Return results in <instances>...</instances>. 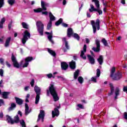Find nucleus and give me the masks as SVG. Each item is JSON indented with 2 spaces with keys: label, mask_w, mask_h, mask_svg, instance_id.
<instances>
[{
  "label": "nucleus",
  "mask_w": 127,
  "mask_h": 127,
  "mask_svg": "<svg viewBox=\"0 0 127 127\" xmlns=\"http://www.w3.org/2000/svg\"><path fill=\"white\" fill-rule=\"evenodd\" d=\"M50 94L53 96V98L55 102H57V101L59 100L58 94H57V92H56V90L55 89V87H54V85H53V84H51L49 87V90H47V96H49Z\"/></svg>",
  "instance_id": "f257e3e1"
},
{
  "label": "nucleus",
  "mask_w": 127,
  "mask_h": 127,
  "mask_svg": "<svg viewBox=\"0 0 127 127\" xmlns=\"http://www.w3.org/2000/svg\"><path fill=\"white\" fill-rule=\"evenodd\" d=\"M116 72V67L113 66L110 70V77L113 80H120L122 78L123 75L122 73L118 72L115 73Z\"/></svg>",
  "instance_id": "f03ea898"
},
{
  "label": "nucleus",
  "mask_w": 127,
  "mask_h": 127,
  "mask_svg": "<svg viewBox=\"0 0 127 127\" xmlns=\"http://www.w3.org/2000/svg\"><path fill=\"white\" fill-rule=\"evenodd\" d=\"M95 5L97 7L96 9L94 6V5L90 4V8L89 9V12H93V11H97L99 13V14H102L103 13V11L100 9V4L99 2V0H96L95 2Z\"/></svg>",
  "instance_id": "7ed1b4c3"
},
{
  "label": "nucleus",
  "mask_w": 127,
  "mask_h": 127,
  "mask_svg": "<svg viewBox=\"0 0 127 127\" xmlns=\"http://www.w3.org/2000/svg\"><path fill=\"white\" fill-rule=\"evenodd\" d=\"M41 4L42 8L34 9V11L35 12H37V13L41 12L42 10H44V11H46V10H47V8L46 7H48V6H49V3L44 1H41Z\"/></svg>",
  "instance_id": "20e7f679"
},
{
  "label": "nucleus",
  "mask_w": 127,
  "mask_h": 127,
  "mask_svg": "<svg viewBox=\"0 0 127 127\" xmlns=\"http://www.w3.org/2000/svg\"><path fill=\"white\" fill-rule=\"evenodd\" d=\"M34 90L36 94L35 103L36 105H37L39 103L40 95L41 94V89H40V87L36 85L34 87Z\"/></svg>",
  "instance_id": "39448f33"
},
{
  "label": "nucleus",
  "mask_w": 127,
  "mask_h": 127,
  "mask_svg": "<svg viewBox=\"0 0 127 127\" xmlns=\"http://www.w3.org/2000/svg\"><path fill=\"white\" fill-rule=\"evenodd\" d=\"M91 23L92 25L93 33H96L97 31V30H100V20L97 19L95 22V21L92 20L91 21Z\"/></svg>",
  "instance_id": "423d86ee"
},
{
  "label": "nucleus",
  "mask_w": 127,
  "mask_h": 127,
  "mask_svg": "<svg viewBox=\"0 0 127 127\" xmlns=\"http://www.w3.org/2000/svg\"><path fill=\"white\" fill-rule=\"evenodd\" d=\"M36 26L39 33L40 35H43V30L44 29V24L41 21L36 22Z\"/></svg>",
  "instance_id": "0eeeda50"
},
{
  "label": "nucleus",
  "mask_w": 127,
  "mask_h": 127,
  "mask_svg": "<svg viewBox=\"0 0 127 127\" xmlns=\"http://www.w3.org/2000/svg\"><path fill=\"white\" fill-rule=\"evenodd\" d=\"M29 38H30V33H29L27 30L25 31L23 34L22 43L24 45L25 44V43H26V41H27Z\"/></svg>",
  "instance_id": "6e6552de"
},
{
  "label": "nucleus",
  "mask_w": 127,
  "mask_h": 127,
  "mask_svg": "<svg viewBox=\"0 0 127 127\" xmlns=\"http://www.w3.org/2000/svg\"><path fill=\"white\" fill-rule=\"evenodd\" d=\"M32 60H34V59H33V58L28 57L25 59L24 64H23V62H24V61H22L21 62V65H22L23 68H25L27 67V66H28V64H29V62L32 61Z\"/></svg>",
  "instance_id": "1a4fd4ad"
},
{
  "label": "nucleus",
  "mask_w": 127,
  "mask_h": 127,
  "mask_svg": "<svg viewBox=\"0 0 127 127\" xmlns=\"http://www.w3.org/2000/svg\"><path fill=\"white\" fill-rule=\"evenodd\" d=\"M87 52V45H84L83 46V50L81 51L80 57L84 60H86L87 59V57L86 55H85V53Z\"/></svg>",
  "instance_id": "9d476101"
},
{
  "label": "nucleus",
  "mask_w": 127,
  "mask_h": 127,
  "mask_svg": "<svg viewBox=\"0 0 127 127\" xmlns=\"http://www.w3.org/2000/svg\"><path fill=\"white\" fill-rule=\"evenodd\" d=\"M44 117H45L44 111L41 110L38 117L37 122H39L40 121V120H41L42 123H43V122H44Z\"/></svg>",
  "instance_id": "9b49d317"
},
{
  "label": "nucleus",
  "mask_w": 127,
  "mask_h": 127,
  "mask_svg": "<svg viewBox=\"0 0 127 127\" xmlns=\"http://www.w3.org/2000/svg\"><path fill=\"white\" fill-rule=\"evenodd\" d=\"M95 43L96 45V48L93 47L92 48V50L94 51L95 52H100V50H101L100 49V41L98 40H95Z\"/></svg>",
  "instance_id": "f8f14e48"
},
{
  "label": "nucleus",
  "mask_w": 127,
  "mask_h": 127,
  "mask_svg": "<svg viewBox=\"0 0 127 127\" xmlns=\"http://www.w3.org/2000/svg\"><path fill=\"white\" fill-rule=\"evenodd\" d=\"M96 76H94L91 78V81L94 82V83H97V79L100 77L101 75V70L100 69H97Z\"/></svg>",
  "instance_id": "ddd939ff"
},
{
  "label": "nucleus",
  "mask_w": 127,
  "mask_h": 127,
  "mask_svg": "<svg viewBox=\"0 0 127 127\" xmlns=\"http://www.w3.org/2000/svg\"><path fill=\"white\" fill-rule=\"evenodd\" d=\"M60 109V106H58L57 108H55L52 112V115L53 118H55V117H58L59 116V110Z\"/></svg>",
  "instance_id": "4468645a"
},
{
  "label": "nucleus",
  "mask_w": 127,
  "mask_h": 127,
  "mask_svg": "<svg viewBox=\"0 0 127 127\" xmlns=\"http://www.w3.org/2000/svg\"><path fill=\"white\" fill-rule=\"evenodd\" d=\"M11 60L12 62H13V65L14 67H15V68H19V64H18V63L16 61V59L15 58L14 56H13V55H12Z\"/></svg>",
  "instance_id": "2eb2a0df"
},
{
  "label": "nucleus",
  "mask_w": 127,
  "mask_h": 127,
  "mask_svg": "<svg viewBox=\"0 0 127 127\" xmlns=\"http://www.w3.org/2000/svg\"><path fill=\"white\" fill-rule=\"evenodd\" d=\"M45 34L48 35V39L49 41H50L51 43H54V42H53V40H52V37H53V32L52 31H51L50 33L46 32Z\"/></svg>",
  "instance_id": "dca6fc26"
},
{
  "label": "nucleus",
  "mask_w": 127,
  "mask_h": 127,
  "mask_svg": "<svg viewBox=\"0 0 127 127\" xmlns=\"http://www.w3.org/2000/svg\"><path fill=\"white\" fill-rule=\"evenodd\" d=\"M87 58L90 64H91L92 65H94V64H95V59L93 57H92V56L88 55Z\"/></svg>",
  "instance_id": "f3484780"
},
{
  "label": "nucleus",
  "mask_w": 127,
  "mask_h": 127,
  "mask_svg": "<svg viewBox=\"0 0 127 127\" xmlns=\"http://www.w3.org/2000/svg\"><path fill=\"white\" fill-rule=\"evenodd\" d=\"M6 121L8 124H10V125H13L14 124V121L11 119V117L8 115L6 116Z\"/></svg>",
  "instance_id": "a211bd4d"
},
{
  "label": "nucleus",
  "mask_w": 127,
  "mask_h": 127,
  "mask_svg": "<svg viewBox=\"0 0 127 127\" xmlns=\"http://www.w3.org/2000/svg\"><path fill=\"white\" fill-rule=\"evenodd\" d=\"M61 67L62 70H67L68 67H69V65L67 64V63L65 62L61 63Z\"/></svg>",
  "instance_id": "6ab92c4d"
},
{
  "label": "nucleus",
  "mask_w": 127,
  "mask_h": 127,
  "mask_svg": "<svg viewBox=\"0 0 127 127\" xmlns=\"http://www.w3.org/2000/svg\"><path fill=\"white\" fill-rule=\"evenodd\" d=\"M49 16L50 17L49 21H51V22H52V21H54L55 20H56V18L55 17V16H54V15H53V14H52L51 12H49Z\"/></svg>",
  "instance_id": "aec40b11"
},
{
  "label": "nucleus",
  "mask_w": 127,
  "mask_h": 127,
  "mask_svg": "<svg viewBox=\"0 0 127 127\" xmlns=\"http://www.w3.org/2000/svg\"><path fill=\"white\" fill-rule=\"evenodd\" d=\"M69 67L70 68L74 70L76 69V63L73 61L69 63Z\"/></svg>",
  "instance_id": "412c9836"
},
{
  "label": "nucleus",
  "mask_w": 127,
  "mask_h": 127,
  "mask_svg": "<svg viewBox=\"0 0 127 127\" xmlns=\"http://www.w3.org/2000/svg\"><path fill=\"white\" fill-rule=\"evenodd\" d=\"M25 114L26 116H27V115H28V114H29V113L31 112V110H29V107H28V105H27V104L26 103L25 104Z\"/></svg>",
  "instance_id": "4be33fe9"
},
{
  "label": "nucleus",
  "mask_w": 127,
  "mask_h": 127,
  "mask_svg": "<svg viewBox=\"0 0 127 127\" xmlns=\"http://www.w3.org/2000/svg\"><path fill=\"white\" fill-rule=\"evenodd\" d=\"M73 29H72V28H69L67 29V36L68 37H71V35H73Z\"/></svg>",
  "instance_id": "5701e85b"
},
{
  "label": "nucleus",
  "mask_w": 127,
  "mask_h": 127,
  "mask_svg": "<svg viewBox=\"0 0 127 127\" xmlns=\"http://www.w3.org/2000/svg\"><path fill=\"white\" fill-rule=\"evenodd\" d=\"M11 39V38L10 37H8L6 39L4 44L5 47H8L9 46V43L10 42Z\"/></svg>",
  "instance_id": "b1692460"
},
{
  "label": "nucleus",
  "mask_w": 127,
  "mask_h": 127,
  "mask_svg": "<svg viewBox=\"0 0 127 127\" xmlns=\"http://www.w3.org/2000/svg\"><path fill=\"white\" fill-rule=\"evenodd\" d=\"M119 95H120V88H119V87H117L115 89V100L118 99V96H119Z\"/></svg>",
  "instance_id": "393cba45"
},
{
  "label": "nucleus",
  "mask_w": 127,
  "mask_h": 127,
  "mask_svg": "<svg viewBox=\"0 0 127 127\" xmlns=\"http://www.w3.org/2000/svg\"><path fill=\"white\" fill-rule=\"evenodd\" d=\"M103 60L104 58L103 57V56H100L99 58L97 59V61L98 63L100 64V65H102V64H103Z\"/></svg>",
  "instance_id": "a878e982"
},
{
  "label": "nucleus",
  "mask_w": 127,
  "mask_h": 127,
  "mask_svg": "<svg viewBox=\"0 0 127 127\" xmlns=\"http://www.w3.org/2000/svg\"><path fill=\"white\" fill-rule=\"evenodd\" d=\"M5 22V18L3 17L0 21V28H3V23Z\"/></svg>",
  "instance_id": "bb28decb"
},
{
  "label": "nucleus",
  "mask_w": 127,
  "mask_h": 127,
  "mask_svg": "<svg viewBox=\"0 0 127 127\" xmlns=\"http://www.w3.org/2000/svg\"><path fill=\"white\" fill-rule=\"evenodd\" d=\"M8 95H9V92H3L2 93V98L3 99H7V96H8Z\"/></svg>",
  "instance_id": "cd10ccee"
},
{
  "label": "nucleus",
  "mask_w": 127,
  "mask_h": 127,
  "mask_svg": "<svg viewBox=\"0 0 127 127\" xmlns=\"http://www.w3.org/2000/svg\"><path fill=\"white\" fill-rule=\"evenodd\" d=\"M15 100L18 105H22V103H23V101H22L21 99L18 98L17 97H15Z\"/></svg>",
  "instance_id": "c85d7f7f"
},
{
  "label": "nucleus",
  "mask_w": 127,
  "mask_h": 127,
  "mask_svg": "<svg viewBox=\"0 0 127 127\" xmlns=\"http://www.w3.org/2000/svg\"><path fill=\"white\" fill-rule=\"evenodd\" d=\"M63 42L64 44V45H65L66 49H69V46L68 45V42H67L66 41V38H63Z\"/></svg>",
  "instance_id": "c756f323"
},
{
  "label": "nucleus",
  "mask_w": 127,
  "mask_h": 127,
  "mask_svg": "<svg viewBox=\"0 0 127 127\" xmlns=\"http://www.w3.org/2000/svg\"><path fill=\"white\" fill-rule=\"evenodd\" d=\"M16 107V105L15 103H11V106L8 108V111H12Z\"/></svg>",
  "instance_id": "7c9ffc66"
},
{
  "label": "nucleus",
  "mask_w": 127,
  "mask_h": 127,
  "mask_svg": "<svg viewBox=\"0 0 127 127\" xmlns=\"http://www.w3.org/2000/svg\"><path fill=\"white\" fill-rule=\"evenodd\" d=\"M79 73L80 70L79 69H77L75 71V72L74 73V79H77V78H78V76H79Z\"/></svg>",
  "instance_id": "2f4dec72"
},
{
  "label": "nucleus",
  "mask_w": 127,
  "mask_h": 127,
  "mask_svg": "<svg viewBox=\"0 0 127 127\" xmlns=\"http://www.w3.org/2000/svg\"><path fill=\"white\" fill-rule=\"evenodd\" d=\"M110 87L111 88V93H110L109 94V96H111V95H113V93H114V86L113 85V84L112 83H110Z\"/></svg>",
  "instance_id": "473e14b6"
},
{
  "label": "nucleus",
  "mask_w": 127,
  "mask_h": 127,
  "mask_svg": "<svg viewBox=\"0 0 127 127\" xmlns=\"http://www.w3.org/2000/svg\"><path fill=\"white\" fill-rule=\"evenodd\" d=\"M48 52L51 55H52V56H54V57H55L56 54L55 53V52L52 51V50H51L50 49H48Z\"/></svg>",
  "instance_id": "72a5a7b5"
},
{
  "label": "nucleus",
  "mask_w": 127,
  "mask_h": 127,
  "mask_svg": "<svg viewBox=\"0 0 127 127\" xmlns=\"http://www.w3.org/2000/svg\"><path fill=\"white\" fill-rule=\"evenodd\" d=\"M13 122H14V123L16 124L19 123V118L18 117V115H16L14 117Z\"/></svg>",
  "instance_id": "f704fd0d"
},
{
  "label": "nucleus",
  "mask_w": 127,
  "mask_h": 127,
  "mask_svg": "<svg viewBox=\"0 0 127 127\" xmlns=\"http://www.w3.org/2000/svg\"><path fill=\"white\" fill-rule=\"evenodd\" d=\"M52 26V22H51L50 21H49V22H48L47 26V30H50V29H51Z\"/></svg>",
  "instance_id": "c9c22d12"
},
{
  "label": "nucleus",
  "mask_w": 127,
  "mask_h": 127,
  "mask_svg": "<svg viewBox=\"0 0 127 127\" xmlns=\"http://www.w3.org/2000/svg\"><path fill=\"white\" fill-rule=\"evenodd\" d=\"M62 21H63V19L62 18H60L58 21L55 23V25H56V26H58V25H60V24H61V23H62Z\"/></svg>",
  "instance_id": "e433bc0d"
},
{
  "label": "nucleus",
  "mask_w": 127,
  "mask_h": 127,
  "mask_svg": "<svg viewBox=\"0 0 127 127\" xmlns=\"http://www.w3.org/2000/svg\"><path fill=\"white\" fill-rule=\"evenodd\" d=\"M22 25L23 28H25L26 29H28L29 26L27 24V23L25 22H22Z\"/></svg>",
  "instance_id": "4c0bfd02"
},
{
  "label": "nucleus",
  "mask_w": 127,
  "mask_h": 127,
  "mask_svg": "<svg viewBox=\"0 0 127 127\" xmlns=\"http://www.w3.org/2000/svg\"><path fill=\"white\" fill-rule=\"evenodd\" d=\"M7 2L10 4V5H13L15 3V0H8Z\"/></svg>",
  "instance_id": "58836bf2"
},
{
  "label": "nucleus",
  "mask_w": 127,
  "mask_h": 127,
  "mask_svg": "<svg viewBox=\"0 0 127 127\" xmlns=\"http://www.w3.org/2000/svg\"><path fill=\"white\" fill-rule=\"evenodd\" d=\"M72 36H73L75 39H77V40H80V36H79L78 34L74 33L73 35H72Z\"/></svg>",
  "instance_id": "ea45409f"
},
{
  "label": "nucleus",
  "mask_w": 127,
  "mask_h": 127,
  "mask_svg": "<svg viewBox=\"0 0 127 127\" xmlns=\"http://www.w3.org/2000/svg\"><path fill=\"white\" fill-rule=\"evenodd\" d=\"M79 83L80 84H83V82L84 81V79L81 76H79L77 79Z\"/></svg>",
  "instance_id": "a19ab883"
},
{
  "label": "nucleus",
  "mask_w": 127,
  "mask_h": 127,
  "mask_svg": "<svg viewBox=\"0 0 127 127\" xmlns=\"http://www.w3.org/2000/svg\"><path fill=\"white\" fill-rule=\"evenodd\" d=\"M20 124L22 126V127H26V126L25 125V122H24V120H22L20 121Z\"/></svg>",
  "instance_id": "79ce46f5"
},
{
  "label": "nucleus",
  "mask_w": 127,
  "mask_h": 127,
  "mask_svg": "<svg viewBox=\"0 0 127 127\" xmlns=\"http://www.w3.org/2000/svg\"><path fill=\"white\" fill-rule=\"evenodd\" d=\"M101 42H102L105 46H108V42H107V40H106V39H103Z\"/></svg>",
  "instance_id": "37998d69"
},
{
  "label": "nucleus",
  "mask_w": 127,
  "mask_h": 127,
  "mask_svg": "<svg viewBox=\"0 0 127 127\" xmlns=\"http://www.w3.org/2000/svg\"><path fill=\"white\" fill-rule=\"evenodd\" d=\"M3 5H4V0H0V8H1Z\"/></svg>",
  "instance_id": "c03bdc74"
},
{
  "label": "nucleus",
  "mask_w": 127,
  "mask_h": 127,
  "mask_svg": "<svg viewBox=\"0 0 127 127\" xmlns=\"http://www.w3.org/2000/svg\"><path fill=\"white\" fill-rule=\"evenodd\" d=\"M30 97V95L29 94H27L26 96V100H25V102H26V103H28V102H29V100H28V99H29V97Z\"/></svg>",
  "instance_id": "a18cd8bd"
},
{
  "label": "nucleus",
  "mask_w": 127,
  "mask_h": 127,
  "mask_svg": "<svg viewBox=\"0 0 127 127\" xmlns=\"http://www.w3.org/2000/svg\"><path fill=\"white\" fill-rule=\"evenodd\" d=\"M2 105H4V102L3 101V100L0 99V107H1Z\"/></svg>",
  "instance_id": "49530a36"
},
{
  "label": "nucleus",
  "mask_w": 127,
  "mask_h": 127,
  "mask_svg": "<svg viewBox=\"0 0 127 127\" xmlns=\"http://www.w3.org/2000/svg\"><path fill=\"white\" fill-rule=\"evenodd\" d=\"M47 76L48 78H52V77H53V78H55V76H53V75H52V74H51V73H49V74H47Z\"/></svg>",
  "instance_id": "de8ad7c7"
},
{
  "label": "nucleus",
  "mask_w": 127,
  "mask_h": 127,
  "mask_svg": "<svg viewBox=\"0 0 127 127\" xmlns=\"http://www.w3.org/2000/svg\"><path fill=\"white\" fill-rule=\"evenodd\" d=\"M0 76H1V77L3 76V70H2V69H0Z\"/></svg>",
  "instance_id": "09e8293b"
},
{
  "label": "nucleus",
  "mask_w": 127,
  "mask_h": 127,
  "mask_svg": "<svg viewBox=\"0 0 127 127\" xmlns=\"http://www.w3.org/2000/svg\"><path fill=\"white\" fill-rule=\"evenodd\" d=\"M30 84H31V86L32 87H33V85H34V79H32V80L31 81Z\"/></svg>",
  "instance_id": "8fccbe9b"
},
{
  "label": "nucleus",
  "mask_w": 127,
  "mask_h": 127,
  "mask_svg": "<svg viewBox=\"0 0 127 127\" xmlns=\"http://www.w3.org/2000/svg\"><path fill=\"white\" fill-rule=\"evenodd\" d=\"M6 65L7 67H8V68H10V67L11 66V65L8 63V62H6Z\"/></svg>",
  "instance_id": "3c124183"
},
{
  "label": "nucleus",
  "mask_w": 127,
  "mask_h": 127,
  "mask_svg": "<svg viewBox=\"0 0 127 127\" xmlns=\"http://www.w3.org/2000/svg\"><path fill=\"white\" fill-rule=\"evenodd\" d=\"M77 107H78V108H79V109H84V107L81 104L77 105Z\"/></svg>",
  "instance_id": "603ef678"
},
{
  "label": "nucleus",
  "mask_w": 127,
  "mask_h": 127,
  "mask_svg": "<svg viewBox=\"0 0 127 127\" xmlns=\"http://www.w3.org/2000/svg\"><path fill=\"white\" fill-rule=\"evenodd\" d=\"M12 24V22H10V23L8 25V27L9 30H10V28H11Z\"/></svg>",
  "instance_id": "864d4df0"
},
{
  "label": "nucleus",
  "mask_w": 127,
  "mask_h": 127,
  "mask_svg": "<svg viewBox=\"0 0 127 127\" xmlns=\"http://www.w3.org/2000/svg\"><path fill=\"white\" fill-rule=\"evenodd\" d=\"M62 25H63V26H64V27H68V24H67L66 23H63Z\"/></svg>",
  "instance_id": "5fc2aeb1"
},
{
  "label": "nucleus",
  "mask_w": 127,
  "mask_h": 127,
  "mask_svg": "<svg viewBox=\"0 0 127 127\" xmlns=\"http://www.w3.org/2000/svg\"><path fill=\"white\" fill-rule=\"evenodd\" d=\"M42 13L45 15H47L48 14V12L47 11L42 12Z\"/></svg>",
  "instance_id": "6e6d98bb"
},
{
  "label": "nucleus",
  "mask_w": 127,
  "mask_h": 127,
  "mask_svg": "<svg viewBox=\"0 0 127 127\" xmlns=\"http://www.w3.org/2000/svg\"><path fill=\"white\" fill-rule=\"evenodd\" d=\"M0 118L2 119L3 118V113L2 112H0Z\"/></svg>",
  "instance_id": "4d7b16f0"
},
{
  "label": "nucleus",
  "mask_w": 127,
  "mask_h": 127,
  "mask_svg": "<svg viewBox=\"0 0 127 127\" xmlns=\"http://www.w3.org/2000/svg\"><path fill=\"white\" fill-rule=\"evenodd\" d=\"M121 3H122V4H126V0H121Z\"/></svg>",
  "instance_id": "13d9d810"
},
{
  "label": "nucleus",
  "mask_w": 127,
  "mask_h": 127,
  "mask_svg": "<svg viewBox=\"0 0 127 127\" xmlns=\"http://www.w3.org/2000/svg\"><path fill=\"white\" fill-rule=\"evenodd\" d=\"M28 89H29V86H26V87H25V88H24L25 91H28Z\"/></svg>",
  "instance_id": "bf43d9fd"
},
{
  "label": "nucleus",
  "mask_w": 127,
  "mask_h": 127,
  "mask_svg": "<svg viewBox=\"0 0 127 127\" xmlns=\"http://www.w3.org/2000/svg\"><path fill=\"white\" fill-rule=\"evenodd\" d=\"M87 17H91V14L89 12H87Z\"/></svg>",
  "instance_id": "052dcab7"
},
{
  "label": "nucleus",
  "mask_w": 127,
  "mask_h": 127,
  "mask_svg": "<svg viewBox=\"0 0 127 127\" xmlns=\"http://www.w3.org/2000/svg\"><path fill=\"white\" fill-rule=\"evenodd\" d=\"M0 63L1 64H3V59H0Z\"/></svg>",
  "instance_id": "680f3d73"
},
{
  "label": "nucleus",
  "mask_w": 127,
  "mask_h": 127,
  "mask_svg": "<svg viewBox=\"0 0 127 127\" xmlns=\"http://www.w3.org/2000/svg\"><path fill=\"white\" fill-rule=\"evenodd\" d=\"M18 114L20 115V117L22 116V113H21V112H20L19 111L18 112Z\"/></svg>",
  "instance_id": "e2e57ef3"
},
{
  "label": "nucleus",
  "mask_w": 127,
  "mask_h": 127,
  "mask_svg": "<svg viewBox=\"0 0 127 127\" xmlns=\"http://www.w3.org/2000/svg\"><path fill=\"white\" fill-rule=\"evenodd\" d=\"M66 0H64L63 2V4L64 5H65V4H66Z\"/></svg>",
  "instance_id": "0e129e2a"
},
{
  "label": "nucleus",
  "mask_w": 127,
  "mask_h": 127,
  "mask_svg": "<svg viewBox=\"0 0 127 127\" xmlns=\"http://www.w3.org/2000/svg\"><path fill=\"white\" fill-rule=\"evenodd\" d=\"M86 43H89L90 40H89V39L86 38Z\"/></svg>",
  "instance_id": "69168bd1"
},
{
  "label": "nucleus",
  "mask_w": 127,
  "mask_h": 127,
  "mask_svg": "<svg viewBox=\"0 0 127 127\" xmlns=\"http://www.w3.org/2000/svg\"><path fill=\"white\" fill-rule=\"evenodd\" d=\"M57 78H61V80H64V78H63L62 76H57Z\"/></svg>",
  "instance_id": "338daca9"
},
{
  "label": "nucleus",
  "mask_w": 127,
  "mask_h": 127,
  "mask_svg": "<svg viewBox=\"0 0 127 127\" xmlns=\"http://www.w3.org/2000/svg\"><path fill=\"white\" fill-rule=\"evenodd\" d=\"M103 5L106 7L107 6V3H105V1L103 2Z\"/></svg>",
  "instance_id": "774afa93"
}]
</instances>
